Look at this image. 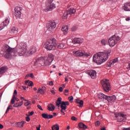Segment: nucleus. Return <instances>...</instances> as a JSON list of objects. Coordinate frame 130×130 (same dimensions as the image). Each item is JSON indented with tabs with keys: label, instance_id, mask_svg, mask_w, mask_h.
Masks as SVG:
<instances>
[{
	"label": "nucleus",
	"instance_id": "f257e3e1",
	"mask_svg": "<svg viewBox=\"0 0 130 130\" xmlns=\"http://www.w3.org/2000/svg\"><path fill=\"white\" fill-rule=\"evenodd\" d=\"M37 50V49H36V47H32L28 51L26 47L13 49L9 46V45H6L0 52V55L1 56H4L5 58L9 59L11 56H17L18 55L19 56H23L24 55H27L28 56L31 54H33V53H35Z\"/></svg>",
	"mask_w": 130,
	"mask_h": 130
},
{
	"label": "nucleus",
	"instance_id": "f03ea898",
	"mask_svg": "<svg viewBox=\"0 0 130 130\" xmlns=\"http://www.w3.org/2000/svg\"><path fill=\"white\" fill-rule=\"evenodd\" d=\"M110 53H111V51L106 52H99L93 55V60L97 64H101V63L105 62L108 59Z\"/></svg>",
	"mask_w": 130,
	"mask_h": 130
},
{
	"label": "nucleus",
	"instance_id": "7ed1b4c3",
	"mask_svg": "<svg viewBox=\"0 0 130 130\" xmlns=\"http://www.w3.org/2000/svg\"><path fill=\"white\" fill-rule=\"evenodd\" d=\"M45 48L49 51L55 50V48H56V40L55 39L48 40L45 43Z\"/></svg>",
	"mask_w": 130,
	"mask_h": 130
},
{
	"label": "nucleus",
	"instance_id": "20e7f679",
	"mask_svg": "<svg viewBox=\"0 0 130 130\" xmlns=\"http://www.w3.org/2000/svg\"><path fill=\"white\" fill-rule=\"evenodd\" d=\"M120 40V38L117 35H114L108 40V43L110 47H113Z\"/></svg>",
	"mask_w": 130,
	"mask_h": 130
},
{
	"label": "nucleus",
	"instance_id": "39448f33",
	"mask_svg": "<svg viewBox=\"0 0 130 130\" xmlns=\"http://www.w3.org/2000/svg\"><path fill=\"white\" fill-rule=\"evenodd\" d=\"M101 85L105 92H109L111 89L110 87V83L108 79H103L101 81Z\"/></svg>",
	"mask_w": 130,
	"mask_h": 130
},
{
	"label": "nucleus",
	"instance_id": "423d86ee",
	"mask_svg": "<svg viewBox=\"0 0 130 130\" xmlns=\"http://www.w3.org/2000/svg\"><path fill=\"white\" fill-rule=\"evenodd\" d=\"M46 9H45V12H48V11H52L53 9H55V4L53 3V0H47L46 3Z\"/></svg>",
	"mask_w": 130,
	"mask_h": 130
},
{
	"label": "nucleus",
	"instance_id": "0eeeda50",
	"mask_svg": "<svg viewBox=\"0 0 130 130\" xmlns=\"http://www.w3.org/2000/svg\"><path fill=\"white\" fill-rule=\"evenodd\" d=\"M74 53L76 56H79V57H88V56H90V54L89 53H86V52L82 51L81 50H78L76 51H74Z\"/></svg>",
	"mask_w": 130,
	"mask_h": 130
},
{
	"label": "nucleus",
	"instance_id": "6e6552de",
	"mask_svg": "<svg viewBox=\"0 0 130 130\" xmlns=\"http://www.w3.org/2000/svg\"><path fill=\"white\" fill-rule=\"evenodd\" d=\"M54 59L53 55L51 53L49 54L47 59L44 61V64L45 66H50Z\"/></svg>",
	"mask_w": 130,
	"mask_h": 130
},
{
	"label": "nucleus",
	"instance_id": "1a4fd4ad",
	"mask_svg": "<svg viewBox=\"0 0 130 130\" xmlns=\"http://www.w3.org/2000/svg\"><path fill=\"white\" fill-rule=\"evenodd\" d=\"M15 16L17 17V18H20L21 17V11H22V7H19V6H17L15 7Z\"/></svg>",
	"mask_w": 130,
	"mask_h": 130
},
{
	"label": "nucleus",
	"instance_id": "9d476101",
	"mask_svg": "<svg viewBox=\"0 0 130 130\" xmlns=\"http://www.w3.org/2000/svg\"><path fill=\"white\" fill-rule=\"evenodd\" d=\"M116 117L118 118V121L121 122L125 119H126V115L123 114H118L116 115Z\"/></svg>",
	"mask_w": 130,
	"mask_h": 130
},
{
	"label": "nucleus",
	"instance_id": "9b49d317",
	"mask_svg": "<svg viewBox=\"0 0 130 130\" xmlns=\"http://www.w3.org/2000/svg\"><path fill=\"white\" fill-rule=\"evenodd\" d=\"M83 42L84 39L81 38H75L72 40V42L74 44H82Z\"/></svg>",
	"mask_w": 130,
	"mask_h": 130
},
{
	"label": "nucleus",
	"instance_id": "f8f14e48",
	"mask_svg": "<svg viewBox=\"0 0 130 130\" xmlns=\"http://www.w3.org/2000/svg\"><path fill=\"white\" fill-rule=\"evenodd\" d=\"M56 27V23L54 21L50 22L48 27V31H53Z\"/></svg>",
	"mask_w": 130,
	"mask_h": 130
},
{
	"label": "nucleus",
	"instance_id": "ddd939ff",
	"mask_svg": "<svg viewBox=\"0 0 130 130\" xmlns=\"http://www.w3.org/2000/svg\"><path fill=\"white\" fill-rule=\"evenodd\" d=\"M34 64L35 67H41L43 64V60L41 59V58H39L36 60Z\"/></svg>",
	"mask_w": 130,
	"mask_h": 130
},
{
	"label": "nucleus",
	"instance_id": "4468645a",
	"mask_svg": "<svg viewBox=\"0 0 130 130\" xmlns=\"http://www.w3.org/2000/svg\"><path fill=\"white\" fill-rule=\"evenodd\" d=\"M9 23H10V20H9V19H6L5 21L0 24V31L3 30L6 26H8Z\"/></svg>",
	"mask_w": 130,
	"mask_h": 130
},
{
	"label": "nucleus",
	"instance_id": "2eb2a0df",
	"mask_svg": "<svg viewBox=\"0 0 130 130\" xmlns=\"http://www.w3.org/2000/svg\"><path fill=\"white\" fill-rule=\"evenodd\" d=\"M122 9L126 12L130 11V2L124 3V6L122 7Z\"/></svg>",
	"mask_w": 130,
	"mask_h": 130
},
{
	"label": "nucleus",
	"instance_id": "dca6fc26",
	"mask_svg": "<svg viewBox=\"0 0 130 130\" xmlns=\"http://www.w3.org/2000/svg\"><path fill=\"white\" fill-rule=\"evenodd\" d=\"M87 74L92 79H95V78H96V71L94 70H88L87 71Z\"/></svg>",
	"mask_w": 130,
	"mask_h": 130
},
{
	"label": "nucleus",
	"instance_id": "f3484780",
	"mask_svg": "<svg viewBox=\"0 0 130 130\" xmlns=\"http://www.w3.org/2000/svg\"><path fill=\"white\" fill-rule=\"evenodd\" d=\"M69 105H70V102L62 101L61 102L60 107L62 109H63V110H66L67 107L69 106Z\"/></svg>",
	"mask_w": 130,
	"mask_h": 130
},
{
	"label": "nucleus",
	"instance_id": "a211bd4d",
	"mask_svg": "<svg viewBox=\"0 0 130 130\" xmlns=\"http://www.w3.org/2000/svg\"><path fill=\"white\" fill-rule=\"evenodd\" d=\"M42 117L43 118H45V119H51V118H53V115L50 114L48 115L47 113L42 114Z\"/></svg>",
	"mask_w": 130,
	"mask_h": 130
},
{
	"label": "nucleus",
	"instance_id": "6ab92c4d",
	"mask_svg": "<svg viewBox=\"0 0 130 130\" xmlns=\"http://www.w3.org/2000/svg\"><path fill=\"white\" fill-rule=\"evenodd\" d=\"M98 97L99 99H101V100H103V101H104V100H107V95L102 93H99L98 94Z\"/></svg>",
	"mask_w": 130,
	"mask_h": 130
},
{
	"label": "nucleus",
	"instance_id": "aec40b11",
	"mask_svg": "<svg viewBox=\"0 0 130 130\" xmlns=\"http://www.w3.org/2000/svg\"><path fill=\"white\" fill-rule=\"evenodd\" d=\"M76 102L77 103V106H78V107H83V105H84V101H83V100H80V99H77L76 100Z\"/></svg>",
	"mask_w": 130,
	"mask_h": 130
},
{
	"label": "nucleus",
	"instance_id": "412c9836",
	"mask_svg": "<svg viewBox=\"0 0 130 130\" xmlns=\"http://www.w3.org/2000/svg\"><path fill=\"white\" fill-rule=\"evenodd\" d=\"M117 61H118V58H116L113 60H111L109 64H108V66L109 67V68H111V67H112V66H113V64H114L115 63L117 62Z\"/></svg>",
	"mask_w": 130,
	"mask_h": 130
},
{
	"label": "nucleus",
	"instance_id": "4be33fe9",
	"mask_svg": "<svg viewBox=\"0 0 130 130\" xmlns=\"http://www.w3.org/2000/svg\"><path fill=\"white\" fill-rule=\"evenodd\" d=\"M116 100V96L115 95H112V96H107V101L109 102H114Z\"/></svg>",
	"mask_w": 130,
	"mask_h": 130
},
{
	"label": "nucleus",
	"instance_id": "5701e85b",
	"mask_svg": "<svg viewBox=\"0 0 130 130\" xmlns=\"http://www.w3.org/2000/svg\"><path fill=\"white\" fill-rule=\"evenodd\" d=\"M25 123H26V121H22L21 122H17L15 124L16 126H17V127H23Z\"/></svg>",
	"mask_w": 130,
	"mask_h": 130
},
{
	"label": "nucleus",
	"instance_id": "b1692460",
	"mask_svg": "<svg viewBox=\"0 0 130 130\" xmlns=\"http://www.w3.org/2000/svg\"><path fill=\"white\" fill-rule=\"evenodd\" d=\"M69 30V27L67 25L62 26L61 28V31L63 32V34H68V31Z\"/></svg>",
	"mask_w": 130,
	"mask_h": 130
},
{
	"label": "nucleus",
	"instance_id": "393cba45",
	"mask_svg": "<svg viewBox=\"0 0 130 130\" xmlns=\"http://www.w3.org/2000/svg\"><path fill=\"white\" fill-rule=\"evenodd\" d=\"M7 70H8V69L6 67H2L0 68V77L1 75L5 74V72H7Z\"/></svg>",
	"mask_w": 130,
	"mask_h": 130
},
{
	"label": "nucleus",
	"instance_id": "a878e982",
	"mask_svg": "<svg viewBox=\"0 0 130 130\" xmlns=\"http://www.w3.org/2000/svg\"><path fill=\"white\" fill-rule=\"evenodd\" d=\"M55 109V107L52 104L48 105V110L49 111H53Z\"/></svg>",
	"mask_w": 130,
	"mask_h": 130
},
{
	"label": "nucleus",
	"instance_id": "bb28decb",
	"mask_svg": "<svg viewBox=\"0 0 130 130\" xmlns=\"http://www.w3.org/2000/svg\"><path fill=\"white\" fill-rule=\"evenodd\" d=\"M69 15H74L76 13V9L74 8H70L69 10L67 11Z\"/></svg>",
	"mask_w": 130,
	"mask_h": 130
},
{
	"label": "nucleus",
	"instance_id": "cd10ccee",
	"mask_svg": "<svg viewBox=\"0 0 130 130\" xmlns=\"http://www.w3.org/2000/svg\"><path fill=\"white\" fill-rule=\"evenodd\" d=\"M65 44L63 43H61L59 44V45H58L57 46V48H58V49H64V48H66V46H65Z\"/></svg>",
	"mask_w": 130,
	"mask_h": 130
},
{
	"label": "nucleus",
	"instance_id": "c85d7f7f",
	"mask_svg": "<svg viewBox=\"0 0 130 130\" xmlns=\"http://www.w3.org/2000/svg\"><path fill=\"white\" fill-rule=\"evenodd\" d=\"M78 126L80 128H83V129H86V128H87V126L83 123H79Z\"/></svg>",
	"mask_w": 130,
	"mask_h": 130
},
{
	"label": "nucleus",
	"instance_id": "c756f323",
	"mask_svg": "<svg viewBox=\"0 0 130 130\" xmlns=\"http://www.w3.org/2000/svg\"><path fill=\"white\" fill-rule=\"evenodd\" d=\"M69 14L68 11H65L62 15V19H63L64 20H67V19H68V16H69Z\"/></svg>",
	"mask_w": 130,
	"mask_h": 130
},
{
	"label": "nucleus",
	"instance_id": "7c9ffc66",
	"mask_svg": "<svg viewBox=\"0 0 130 130\" xmlns=\"http://www.w3.org/2000/svg\"><path fill=\"white\" fill-rule=\"evenodd\" d=\"M52 130H59V125L58 124H56L52 127Z\"/></svg>",
	"mask_w": 130,
	"mask_h": 130
},
{
	"label": "nucleus",
	"instance_id": "2f4dec72",
	"mask_svg": "<svg viewBox=\"0 0 130 130\" xmlns=\"http://www.w3.org/2000/svg\"><path fill=\"white\" fill-rule=\"evenodd\" d=\"M11 34H17L18 33V31L16 30V28L13 27L11 30Z\"/></svg>",
	"mask_w": 130,
	"mask_h": 130
},
{
	"label": "nucleus",
	"instance_id": "473e14b6",
	"mask_svg": "<svg viewBox=\"0 0 130 130\" xmlns=\"http://www.w3.org/2000/svg\"><path fill=\"white\" fill-rule=\"evenodd\" d=\"M25 84L26 85H27V86H33L34 84H33V82L32 81H27L25 82Z\"/></svg>",
	"mask_w": 130,
	"mask_h": 130
},
{
	"label": "nucleus",
	"instance_id": "72a5a7b5",
	"mask_svg": "<svg viewBox=\"0 0 130 130\" xmlns=\"http://www.w3.org/2000/svg\"><path fill=\"white\" fill-rule=\"evenodd\" d=\"M16 96L15 95H13L11 101V104H14L16 101Z\"/></svg>",
	"mask_w": 130,
	"mask_h": 130
},
{
	"label": "nucleus",
	"instance_id": "f704fd0d",
	"mask_svg": "<svg viewBox=\"0 0 130 130\" xmlns=\"http://www.w3.org/2000/svg\"><path fill=\"white\" fill-rule=\"evenodd\" d=\"M102 45H106V44L107 43V40H105V39H102L101 41Z\"/></svg>",
	"mask_w": 130,
	"mask_h": 130
},
{
	"label": "nucleus",
	"instance_id": "c9c22d12",
	"mask_svg": "<svg viewBox=\"0 0 130 130\" xmlns=\"http://www.w3.org/2000/svg\"><path fill=\"white\" fill-rule=\"evenodd\" d=\"M37 93H40V94H44V91H43L42 88H39Z\"/></svg>",
	"mask_w": 130,
	"mask_h": 130
},
{
	"label": "nucleus",
	"instance_id": "e433bc0d",
	"mask_svg": "<svg viewBox=\"0 0 130 130\" xmlns=\"http://www.w3.org/2000/svg\"><path fill=\"white\" fill-rule=\"evenodd\" d=\"M68 100H69V101L72 103V102H74V97H73V96H71L70 97L68 98Z\"/></svg>",
	"mask_w": 130,
	"mask_h": 130
},
{
	"label": "nucleus",
	"instance_id": "4c0bfd02",
	"mask_svg": "<svg viewBox=\"0 0 130 130\" xmlns=\"http://www.w3.org/2000/svg\"><path fill=\"white\" fill-rule=\"evenodd\" d=\"M31 105H32V104L29 101L24 103V106H31Z\"/></svg>",
	"mask_w": 130,
	"mask_h": 130
},
{
	"label": "nucleus",
	"instance_id": "58836bf2",
	"mask_svg": "<svg viewBox=\"0 0 130 130\" xmlns=\"http://www.w3.org/2000/svg\"><path fill=\"white\" fill-rule=\"evenodd\" d=\"M56 105L57 106V107H59V106L61 105V102L56 101Z\"/></svg>",
	"mask_w": 130,
	"mask_h": 130
},
{
	"label": "nucleus",
	"instance_id": "ea45409f",
	"mask_svg": "<svg viewBox=\"0 0 130 130\" xmlns=\"http://www.w3.org/2000/svg\"><path fill=\"white\" fill-rule=\"evenodd\" d=\"M26 77H30V78H31V79H34V75H33V74H32V73H30V74H29L27 75H26Z\"/></svg>",
	"mask_w": 130,
	"mask_h": 130
},
{
	"label": "nucleus",
	"instance_id": "a19ab883",
	"mask_svg": "<svg viewBox=\"0 0 130 130\" xmlns=\"http://www.w3.org/2000/svg\"><path fill=\"white\" fill-rule=\"evenodd\" d=\"M64 94L66 96H68L69 95V90L68 89H65L64 91Z\"/></svg>",
	"mask_w": 130,
	"mask_h": 130
},
{
	"label": "nucleus",
	"instance_id": "79ce46f5",
	"mask_svg": "<svg viewBox=\"0 0 130 130\" xmlns=\"http://www.w3.org/2000/svg\"><path fill=\"white\" fill-rule=\"evenodd\" d=\"M11 107H12V106L10 105L8 107L7 110H6V113H8V112H9L10 109H11Z\"/></svg>",
	"mask_w": 130,
	"mask_h": 130
},
{
	"label": "nucleus",
	"instance_id": "37998d69",
	"mask_svg": "<svg viewBox=\"0 0 130 130\" xmlns=\"http://www.w3.org/2000/svg\"><path fill=\"white\" fill-rule=\"evenodd\" d=\"M71 119H72V120H74V121H77V120H78V118H77L76 117H75V116H72V117H71Z\"/></svg>",
	"mask_w": 130,
	"mask_h": 130
},
{
	"label": "nucleus",
	"instance_id": "c03bdc74",
	"mask_svg": "<svg viewBox=\"0 0 130 130\" xmlns=\"http://www.w3.org/2000/svg\"><path fill=\"white\" fill-rule=\"evenodd\" d=\"M13 107H15V108L20 107V106H19V103H16L14 104V105H13Z\"/></svg>",
	"mask_w": 130,
	"mask_h": 130
},
{
	"label": "nucleus",
	"instance_id": "a18cd8bd",
	"mask_svg": "<svg viewBox=\"0 0 130 130\" xmlns=\"http://www.w3.org/2000/svg\"><path fill=\"white\" fill-rule=\"evenodd\" d=\"M34 114V112L31 111V112H28V115H26L27 116H31V115H33Z\"/></svg>",
	"mask_w": 130,
	"mask_h": 130
},
{
	"label": "nucleus",
	"instance_id": "49530a36",
	"mask_svg": "<svg viewBox=\"0 0 130 130\" xmlns=\"http://www.w3.org/2000/svg\"><path fill=\"white\" fill-rule=\"evenodd\" d=\"M17 95H18V92L17 91V90H14L13 96L15 95L16 97Z\"/></svg>",
	"mask_w": 130,
	"mask_h": 130
},
{
	"label": "nucleus",
	"instance_id": "de8ad7c7",
	"mask_svg": "<svg viewBox=\"0 0 130 130\" xmlns=\"http://www.w3.org/2000/svg\"><path fill=\"white\" fill-rule=\"evenodd\" d=\"M95 125L96 126H99V125H100V122L99 121H97L96 122H95Z\"/></svg>",
	"mask_w": 130,
	"mask_h": 130
},
{
	"label": "nucleus",
	"instance_id": "09e8293b",
	"mask_svg": "<svg viewBox=\"0 0 130 130\" xmlns=\"http://www.w3.org/2000/svg\"><path fill=\"white\" fill-rule=\"evenodd\" d=\"M72 31H76L77 30V27L74 26L71 28Z\"/></svg>",
	"mask_w": 130,
	"mask_h": 130
},
{
	"label": "nucleus",
	"instance_id": "8fccbe9b",
	"mask_svg": "<svg viewBox=\"0 0 130 130\" xmlns=\"http://www.w3.org/2000/svg\"><path fill=\"white\" fill-rule=\"evenodd\" d=\"M38 108L40 109V110H43V109H42V107H41V106L40 105H38Z\"/></svg>",
	"mask_w": 130,
	"mask_h": 130
},
{
	"label": "nucleus",
	"instance_id": "3c124183",
	"mask_svg": "<svg viewBox=\"0 0 130 130\" xmlns=\"http://www.w3.org/2000/svg\"><path fill=\"white\" fill-rule=\"evenodd\" d=\"M49 84L50 86H53V81H49Z\"/></svg>",
	"mask_w": 130,
	"mask_h": 130
},
{
	"label": "nucleus",
	"instance_id": "603ef678",
	"mask_svg": "<svg viewBox=\"0 0 130 130\" xmlns=\"http://www.w3.org/2000/svg\"><path fill=\"white\" fill-rule=\"evenodd\" d=\"M25 119L26 120V121H29L30 120V117H29V116H28L27 117H26L25 118Z\"/></svg>",
	"mask_w": 130,
	"mask_h": 130
},
{
	"label": "nucleus",
	"instance_id": "864d4df0",
	"mask_svg": "<svg viewBox=\"0 0 130 130\" xmlns=\"http://www.w3.org/2000/svg\"><path fill=\"white\" fill-rule=\"evenodd\" d=\"M63 90V88H62V87H60L59 88V92H62Z\"/></svg>",
	"mask_w": 130,
	"mask_h": 130
},
{
	"label": "nucleus",
	"instance_id": "5fc2aeb1",
	"mask_svg": "<svg viewBox=\"0 0 130 130\" xmlns=\"http://www.w3.org/2000/svg\"><path fill=\"white\" fill-rule=\"evenodd\" d=\"M57 101H58V102H61V98H58L57 100Z\"/></svg>",
	"mask_w": 130,
	"mask_h": 130
},
{
	"label": "nucleus",
	"instance_id": "6e6d98bb",
	"mask_svg": "<svg viewBox=\"0 0 130 130\" xmlns=\"http://www.w3.org/2000/svg\"><path fill=\"white\" fill-rule=\"evenodd\" d=\"M23 101H21L20 103H18V105L19 106V107L20 106H22V105H23Z\"/></svg>",
	"mask_w": 130,
	"mask_h": 130
},
{
	"label": "nucleus",
	"instance_id": "4d7b16f0",
	"mask_svg": "<svg viewBox=\"0 0 130 130\" xmlns=\"http://www.w3.org/2000/svg\"><path fill=\"white\" fill-rule=\"evenodd\" d=\"M3 128H4V125H3L2 124H0V129H3Z\"/></svg>",
	"mask_w": 130,
	"mask_h": 130
},
{
	"label": "nucleus",
	"instance_id": "13d9d810",
	"mask_svg": "<svg viewBox=\"0 0 130 130\" xmlns=\"http://www.w3.org/2000/svg\"><path fill=\"white\" fill-rule=\"evenodd\" d=\"M40 126H41L40 124L39 125V127L37 126L36 127L37 129V130H40Z\"/></svg>",
	"mask_w": 130,
	"mask_h": 130
},
{
	"label": "nucleus",
	"instance_id": "bf43d9fd",
	"mask_svg": "<svg viewBox=\"0 0 130 130\" xmlns=\"http://www.w3.org/2000/svg\"><path fill=\"white\" fill-rule=\"evenodd\" d=\"M51 93H52V94H55V91H54V90H51Z\"/></svg>",
	"mask_w": 130,
	"mask_h": 130
},
{
	"label": "nucleus",
	"instance_id": "052dcab7",
	"mask_svg": "<svg viewBox=\"0 0 130 130\" xmlns=\"http://www.w3.org/2000/svg\"><path fill=\"white\" fill-rule=\"evenodd\" d=\"M123 130H130V127L123 128Z\"/></svg>",
	"mask_w": 130,
	"mask_h": 130
},
{
	"label": "nucleus",
	"instance_id": "680f3d73",
	"mask_svg": "<svg viewBox=\"0 0 130 130\" xmlns=\"http://www.w3.org/2000/svg\"><path fill=\"white\" fill-rule=\"evenodd\" d=\"M60 112L61 113H63V114H64V112H63V109H61L60 110Z\"/></svg>",
	"mask_w": 130,
	"mask_h": 130
},
{
	"label": "nucleus",
	"instance_id": "e2e57ef3",
	"mask_svg": "<svg viewBox=\"0 0 130 130\" xmlns=\"http://www.w3.org/2000/svg\"><path fill=\"white\" fill-rule=\"evenodd\" d=\"M15 100L17 101V102H19V99H18L17 97L15 96Z\"/></svg>",
	"mask_w": 130,
	"mask_h": 130
},
{
	"label": "nucleus",
	"instance_id": "0e129e2a",
	"mask_svg": "<svg viewBox=\"0 0 130 130\" xmlns=\"http://www.w3.org/2000/svg\"><path fill=\"white\" fill-rule=\"evenodd\" d=\"M101 130H106V128H105V127H104L103 128H101Z\"/></svg>",
	"mask_w": 130,
	"mask_h": 130
},
{
	"label": "nucleus",
	"instance_id": "69168bd1",
	"mask_svg": "<svg viewBox=\"0 0 130 130\" xmlns=\"http://www.w3.org/2000/svg\"><path fill=\"white\" fill-rule=\"evenodd\" d=\"M125 20H126V21H129L130 18H129V17H128V18H125Z\"/></svg>",
	"mask_w": 130,
	"mask_h": 130
},
{
	"label": "nucleus",
	"instance_id": "338daca9",
	"mask_svg": "<svg viewBox=\"0 0 130 130\" xmlns=\"http://www.w3.org/2000/svg\"><path fill=\"white\" fill-rule=\"evenodd\" d=\"M53 116H56V113H53Z\"/></svg>",
	"mask_w": 130,
	"mask_h": 130
},
{
	"label": "nucleus",
	"instance_id": "774afa93",
	"mask_svg": "<svg viewBox=\"0 0 130 130\" xmlns=\"http://www.w3.org/2000/svg\"><path fill=\"white\" fill-rule=\"evenodd\" d=\"M22 88H23V89H24V90H26V87L23 86H22Z\"/></svg>",
	"mask_w": 130,
	"mask_h": 130
}]
</instances>
